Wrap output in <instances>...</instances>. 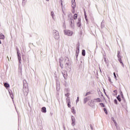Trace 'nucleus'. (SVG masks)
<instances>
[{
  "instance_id": "7",
  "label": "nucleus",
  "mask_w": 130,
  "mask_h": 130,
  "mask_svg": "<svg viewBox=\"0 0 130 130\" xmlns=\"http://www.w3.org/2000/svg\"><path fill=\"white\" fill-rule=\"evenodd\" d=\"M118 60L120 62V64H121L122 67H123V68H124V64H123V62H122V60L121 59H118Z\"/></svg>"
},
{
  "instance_id": "18",
  "label": "nucleus",
  "mask_w": 130,
  "mask_h": 130,
  "mask_svg": "<svg viewBox=\"0 0 130 130\" xmlns=\"http://www.w3.org/2000/svg\"><path fill=\"white\" fill-rule=\"evenodd\" d=\"M95 100L96 101V102H101L102 101L101 99L99 98H97Z\"/></svg>"
},
{
  "instance_id": "13",
  "label": "nucleus",
  "mask_w": 130,
  "mask_h": 130,
  "mask_svg": "<svg viewBox=\"0 0 130 130\" xmlns=\"http://www.w3.org/2000/svg\"><path fill=\"white\" fill-rule=\"evenodd\" d=\"M89 106H94V104L93 103V101H91L89 103Z\"/></svg>"
},
{
  "instance_id": "22",
  "label": "nucleus",
  "mask_w": 130,
  "mask_h": 130,
  "mask_svg": "<svg viewBox=\"0 0 130 130\" xmlns=\"http://www.w3.org/2000/svg\"><path fill=\"white\" fill-rule=\"evenodd\" d=\"M84 16L85 19L87 20V15H86V11H84Z\"/></svg>"
},
{
  "instance_id": "1",
  "label": "nucleus",
  "mask_w": 130,
  "mask_h": 130,
  "mask_svg": "<svg viewBox=\"0 0 130 130\" xmlns=\"http://www.w3.org/2000/svg\"><path fill=\"white\" fill-rule=\"evenodd\" d=\"M53 34L54 38L56 39H59V34L57 30H53Z\"/></svg>"
},
{
  "instance_id": "15",
  "label": "nucleus",
  "mask_w": 130,
  "mask_h": 130,
  "mask_svg": "<svg viewBox=\"0 0 130 130\" xmlns=\"http://www.w3.org/2000/svg\"><path fill=\"white\" fill-rule=\"evenodd\" d=\"M82 54L83 56H85L86 55V52L85 50H82Z\"/></svg>"
},
{
  "instance_id": "17",
  "label": "nucleus",
  "mask_w": 130,
  "mask_h": 130,
  "mask_svg": "<svg viewBox=\"0 0 130 130\" xmlns=\"http://www.w3.org/2000/svg\"><path fill=\"white\" fill-rule=\"evenodd\" d=\"M117 99L118 100V101H119V102H120V101H121L120 95H118V96L117 97Z\"/></svg>"
},
{
  "instance_id": "30",
  "label": "nucleus",
  "mask_w": 130,
  "mask_h": 130,
  "mask_svg": "<svg viewBox=\"0 0 130 130\" xmlns=\"http://www.w3.org/2000/svg\"><path fill=\"white\" fill-rule=\"evenodd\" d=\"M72 112L74 114H75L76 113V111L75 110H73Z\"/></svg>"
},
{
  "instance_id": "29",
  "label": "nucleus",
  "mask_w": 130,
  "mask_h": 130,
  "mask_svg": "<svg viewBox=\"0 0 130 130\" xmlns=\"http://www.w3.org/2000/svg\"><path fill=\"white\" fill-rule=\"evenodd\" d=\"M114 124L115 126L117 127V123H116V122H114Z\"/></svg>"
},
{
  "instance_id": "9",
  "label": "nucleus",
  "mask_w": 130,
  "mask_h": 130,
  "mask_svg": "<svg viewBox=\"0 0 130 130\" xmlns=\"http://www.w3.org/2000/svg\"><path fill=\"white\" fill-rule=\"evenodd\" d=\"M117 57H118V59L121 58V55H120V51H118Z\"/></svg>"
},
{
  "instance_id": "19",
  "label": "nucleus",
  "mask_w": 130,
  "mask_h": 130,
  "mask_svg": "<svg viewBox=\"0 0 130 130\" xmlns=\"http://www.w3.org/2000/svg\"><path fill=\"white\" fill-rule=\"evenodd\" d=\"M104 111L106 113V114H108L107 110L106 109V108L104 109Z\"/></svg>"
},
{
  "instance_id": "4",
  "label": "nucleus",
  "mask_w": 130,
  "mask_h": 130,
  "mask_svg": "<svg viewBox=\"0 0 130 130\" xmlns=\"http://www.w3.org/2000/svg\"><path fill=\"white\" fill-rule=\"evenodd\" d=\"M71 119H72V125H75V124H76V120L75 119V117L72 116L71 117Z\"/></svg>"
},
{
  "instance_id": "20",
  "label": "nucleus",
  "mask_w": 130,
  "mask_h": 130,
  "mask_svg": "<svg viewBox=\"0 0 130 130\" xmlns=\"http://www.w3.org/2000/svg\"><path fill=\"white\" fill-rule=\"evenodd\" d=\"M100 105H101V106L102 107H105V105H104V104H103V103H100Z\"/></svg>"
},
{
  "instance_id": "34",
  "label": "nucleus",
  "mask_w": 130,
  "mask_h": 130,
  "mask_svg": "<svg viewBox=\"0 0 130 130\" xmlns=\"http://www.w3.org/2000/svg\"><path fill=\"white\" fill-rule=\"evenodd\" d=\"M79 102V97L77 98V99L76 100V103H78Z\"/></svg>"
},
{
  "instance_id": "41",
  "label": "nucleus",
  "mask_w": 130,
  "mask_h": 130,
  "mask_svg": "<svg viewBox=\"0 0 130 130\" xmlns=\"http://www.w3.org/2000/svg\"><path fill=\"white\" fill-rule=\"evenodd\" d=\"M76 55H77V56H78V54H77V55L76 54Z\"/></svg>"
},
{
  "instance_id": "3",
  "label": "nucleus",
  "mask_w": 130,
  "mask_h": 130,
  "mask_svg": "<svg viewBox=\"0 0 130 130\" xmlns=\"http://www.w3.org/2000/svg\"><path fill=\"white\" fill-rule=\"evenodd\" d=\"M23 92L25 96L28 95V93H29V89L28 88H24L23 89Z\"/></svg>"
},
{
  "instance_id": "28",
  "label": "nucleus",
  "mask_w": 130,
  "mask_h": 130,
  "mask_svg": "<svg viewBox=\"0 0 130 130\" xmlns=\"http://www.w3.org/2000/svg\"><path fill=\"white\" fill-rule=\"evenodd\" d=\"M90 92H87L86 94V96L88 95H90Z\"/></svg>"
},
{
  "instance_id": "33",
  "label": "nucleus",
  "mask_w": 130,
  "mask_h": 130,
  "mask_svg": "<svg viewBox=\"0 0 130 130\" xmlns=\"http://www.w3.org/2000/svg\"><path fill=\"white\" fill-rule=\"evenodd\" d=\"M65 96H66V97H69V93H67V94H65Z\"/></svg>"
},
{
  "instance_id": "6",
  "label": "nucleus",
  "mask_w": 130,
  "mask_h": 130,
  "mask_svg": "<svg viewBox=\"0 0 130 130\" xmlns=\"http://www.w3.org/2000/svg\"><path fill=\"white\" fill-rule=\"evenodd\" d=\"M0 39H2V40L5 39V35L2 33H0Z\"/></svg>"
},
{
  "instance_id": "21",
  "label": "nucleus",
  "mask_w": 130,
  "mask_h": 130,
  "mask_svg": "<svg viewBox=\"0 0 130 130\" xmlns=\"http://www.w3.org/2000/svg\"><path fill=\"white\" fill-rule=\"evenodd\" d=\"M77 25L78 27H81V22H78Z\"/></svg>"
},
{
  "instance_id": "8",
  "label": "nucleus",
  "mask_w": 130,
  "mask_h": 130,
  "mask_svg": "<svg viewBox=\"0 0 130 130\" xmlns=\"http://www.w3.org/2000/svg\"><path fill=\"white\" fill-rule=\"evenodd\" d=\"M42 112H43L44 113H46V108L45 107H42Z\"/></svg>"
},
{
  "instance_id": "40",
  "label": "nucleus",
  "mask_w": 130,
  "mask_h": 130,
  "mask_svg": "<svg viewBox=\"0 0 130 130\" xmlns=\"http://www.w3.org/2000/svg\"><path fill=\"white\" fill-rule=\"evenodd\" d=\"M47 2H48V1H49V0H46Z\"/></svg>"
},
{
  "instance_id": "2",
  "label": "nucleus",
  "mask_w": 130,
  "mask_h": 130,
  "mask_svg": "<svg viewBox=\"0 0 130 130\" xmlns=\"http://www.w3.org/2000/svg\"><path fill=\"white\" fill-rule=\"evenodd\" d=\"M64 34L68 36H72L74 34V32L70 30H64Z\"/></svg>"
},
{
  "instance_id": "26",
  "label": "nucleus",
  "mask_w": 130,
  "mask_h": 130,
  "mask_svg": "<svg viewBox=\"0 0 130 130\" xmlns=\"http://www.w3.org/2000/svg\"><path fill=\"white\" fill-rule=\"evenodd\" d=\"M113 75L114 76L115 79H116V75L115 74V72L113 73Z\"/></svg>"
},
{
  "instance_id": "12",
  "label": "nucleus",
  "mask_w": 130,
  "mask_h": 130,
  "mask_svg": "<svg viewBox=\"0 0 130 130\" xmlns=\"http://www.w3.org/2000/svg\"><path fill=\"white\" fill-rule=\"evenodd\" d=\"M87 101H89V99L88 98H85L84 100V103H87Z\"/></svg>"
},
{
  "instance_id": "11",
  "label": "nucleus",
  "mask_w": 130,
  "mask_h": 130,
  "mask_svg": "<svg viewBox=\"0 0 130 130\" xmlns=\"http://www.w3.org/2000/svg\"><path fill=\"white\" fill-rule=\"evenodd\" d=\"M4 86H5V87H6V88H9V87H10V84H8V83H5L4 84Z\"/></svg>"
},
{
  "instance_id": "25",
  "label": "nucleus",
  "mask_w": 130,
  "mask_h": 130,
  "mask_svg": "<svg viewBox=\"0 0 130 130\" xmlns=\"http://www.w3.org/2000/svg\"><path fill=\"white\" fill-rule=\"evenodd\" d=\"M114 102L115 104H117V100H114Z\"/></svg>"
},
{
  "instance_id": "36",
  "label": "nucleus",
  "mask_w": 130,
  "mask_h": 130,
  "mask_svg": "<svg viewBox=\"0 0 130 130\" xmlns=\"http://www.w3.org/2000/svg\"><path fill=\"white\" fill-rule=\"evenodd\" d=\"M114 93H117V90H114Z\"/></svg>"
},
{
  "instance_id": "10",
  "label": "nucleus",
  "mask_w": 130,
  "mask_h": 130,
  "mask_svg": "<svg viewBox=\"0 0 130 130\" xmlns=\"http://www.w3.org/2000/svg\"><path fill=\"white\" fill-rule=\"evenodd\" d=\"M63 76L64 79H67V78H68V73L67 72H64V73H63Z\"/></svg>"
},
{
  "instance_id": "23",
  "label": "nucleus",
  "mask_w": 130,
  "mask_h": 130,
  "mask_svg": "<svg viewBox=\"0 0 130 130\" xmlns=\"http://www.w3.org/2000/svg\"><path fill=\"white\" fill-rule=\"evenodd\" d=\"M71 26H73V25H74V20L73 21H71Z\"/></svg>"
},
{
  "instance_id": "37",
  "label": "nucleus",
  "mask_w": 130,
  "mask_h": 130,
  "mask_svg": "<svg viewBox=\"0 0 130 130\" xmlns=\"http://www.w3.org/2000/svg\"><path fill=\"white\" fill-rule=\"evenodd\" d=\"M109 81L110 82H111V79H109Z\"/></svg>"
},
{
  "instance_id": "31",
  "label": "nucleus",
  "mask_w": 130,
  "mask_h": 130,
  "mask_svg": "<svg viewBox=\"0 0 130 130\" xmlns=\"http://www.w3.org/2000/svg\"><path fill=\"white\" fill-rule=\"evenodd\" d=\"M51 15L52 17H53V15H54V13H53V12H51Z\"/></svg>"
},
{
  "instance_id": "16",
  "label": "nucleus",
  "mask_w": 130,
  "mask_h": 130,
  "mask_svg": "<svg viewBox=\"0 0 130 130\" xmlns=\"http://www.w3.org/2000/svg\"><path fill=\"white\" fill-rule=\"evenodd\" d=\"M26 3H27V0H23L22 1L23 6H25V5H26Z\"/></svg>"
},
{
  "instance_id": "35",
  "label": "nucleus",
  "mask_w": 130,
  "mask_h": 130,
  "mask_svg": "<svg viewBox=\"0 0 130 130\" xmlns=\"http://www.w3.org/2000/svg\"><path fill=\"white\" fill-rule=\"evenodd\" d=\"M90 127L91 128V129H93V126L92 125V124L90 125Z\"/></svg>"
},
{
  "instance_id": "39",
  "label": "nucleus",
  "mask_w": 130,
  "mask_h": 130,
  "mask_svg": "<svg viewBox=\"0 0 130 130\" xmlns=\"http://www.w3.org/2000/svg\"><path fill=\"white\" fill-rule=\"evenodd\" d=\"M72 13H73V14H75V11L73 12Z\"/></svg>"
},
{
  "instance_id": "5",
  "label": "nucleus",
  "mask_w": 130,
  "mask_h": 130,
  "mask_svg": "<svg viewBox=\"0 0 130 130\" xmlns=\"http://www.w3.org/2000/svg\"><path fill=\"white\" fill-rule=\"evenodd\" d=\"M67 103H68V106L69 108H71V100L68 99L67 100Z\"/></svg>"
},
{
  "instance_id": "32",
  "label": "nucleus",
  "mask_w": 130,
  "mask_h": 130,
  "mask_svg": "<svg viewBox=\"0 0 130 130\" xmlns=\"http://www.w3.org/2000/svg\"><path fill=\"white\" fill-rule=\"evenodd\" d=\"M18 60H19V61H20L21 60V56L18 57Z\"/></svg>"
},
{
  "instance_id": "38",
  "label": "nucleus",
  "mask_w": 130,
  "mask_h": 130,
  "mask_svg": "<svg viewBox=\"0 0 130 130\" xmlns=\"http://www.w3.org/2000/svg\"><path fill=\"white\" fill-rule=\"evenodd\" d=\"M0 44H2V41L0 40Z\"/></svg>"
},
{
  "instance_id": "24",
  "label": "nucleus",
  "mask_w": 130,
  "mask_h": 130,
  "mask_svg": "<svg viewBox=\"0 0 130 130\" xmlns=\"http://www.w3.org/2000/svg\"><path fill=\"white\" fill-rule=\"evenodd\" d=\"M77 49H78V50H77L76 51V54H77V53H79V47H77Z\"/></svg>"
},
{
  "instance_id": "14",
  "label": "nucleus",
  "mask_w": 130,
  "mask_h": 130,
  "mask_svg": "<svg viewBox=\"0 0 130 130\" xmlns=\"http://www.w3.org/2000/svg\"><path fill=\"white\" fill-rule=\"evenodd\" d=\"M73 18H74V20H77V19L78 18V14H75Z\"/></svg>"
},
{
  "instance_id": "27",
  "label": "nucleus",
  "mask_w": 130,
  "mask_h": 130,
  "mask_svg": "<svg viewBox=\"0 0 130 130\" xmlns=\"http://www.w3.org/2000/svg\"><path fill=\"white\" fill-rule=\"evenodd\" d=\"M17 55L18 57H19V56H21V55L20 54V53H19V52H17Z\"/></svg>"
}]
</instances>
